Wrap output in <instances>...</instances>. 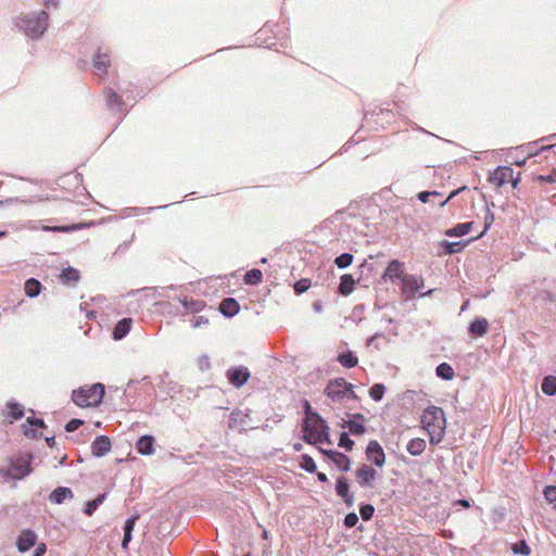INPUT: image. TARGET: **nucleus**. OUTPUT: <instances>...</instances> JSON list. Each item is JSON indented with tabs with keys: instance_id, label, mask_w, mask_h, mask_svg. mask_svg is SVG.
<instances>
[{
	"instance_id": "nucleus-38",
	"label": "nucleus",
	"mask_w": 556,
	"mask_h": 556,
	"mask_svg": "<svg viewBox=\"0 0 556 556\" xmlns=\"http://www.w3.org/2000/svg\"><path fill=\"white\" fill-rule=\"evenodd\" d=\"M42 290V285L37 278H28L24 283V291L26 296L34 299L37 298Z\"/></svg>"
},
{
	"instance_id": "nucleus-10",
	"label": "nucleus",
	"mask_w": 556,
	"mask_h": 556,
	"mask_svg": "<svg viewBox=\"0 0 556 556\" xmlns=\"http://www.w3.org/2000/svg\"><path fill=\"white\" fill-rule=\"evenodd\" d=\"M225 377L230 386L240 389L248 383L251 378V371L244 365H236L226 370Z\"/></svg>"
},
{
	"instance_id": "nucleus-23",
	"label": "nucleus",
	"mask_w": 556,
	"mask_h": 556,
	"mask_svg": "<svg viewBox=\"0 0 556 556\" xmlns=\"http://www.w3.org/2000/svg\"><path fill=\"white\" fill-rule=\"evenodd\" d=\"M104 93L108 109L114 113H122L125 106V102L122 97L112 88H105Z\"/></svg>"
},
{
	"instance_id": "nucleus-22",
	"label": "nucleus",
	"mask_w": 556,
	"mask_h": 556,
	"mask_svg": "<svg viewBox=\"0 0 556 556\" xmlns=\"http://www.w3.org/2000/svg\"><path fill=\"white\" fill-rule=\"evenodd\" d=\"M365 417L361 413L353 414L349 420H343L342 427L349 428V432L352 435H361L365 433L366 428L364 425Z\"/></svg>"
},
{
	"instance_id": "nucleus-56",
	"label": "nucleus",
	"mask_w": 556,
	"mask_h": 556,
	"mask_svg": "<svg viewBox=\"0 0 556 556\" xmlns=\"http://www.w3.org/2000/svg\"><path fill=\"white\" fill-rule=\"evenodd\" d=\"M417 395V392L414 390H407L401 396L402 406L405 409H410L414 407V399Z\"/></svg>"
},
{
	"instance_id": "nucleus-3",
	"label": "nucleus",
	"mask_w": 556,
	"mask_h": 556,
	"mask_svg": "<svg viewBox=\"0 0 556 556\" xmlns=\"http://www.w3.org/2000/svg\"><path fill=\"white\" fill-rule=\"evenodd\" d=\"M105 395V386L101 382L79 387L72 391V401L81 408L99 407Z\"/></svg>"
},
{
	"instance_id": "nucleus-5",
	"label": "nucleus",
	"mask_w": 556,
	"mask_h": 556,
	"mask_svg": "<svg viewBox=\"0 0 556 556\" xmlns=\"http://www.w3.org/2000/svg\"><path fill=\"white\" fill-rule=\"evenodd\" d=\"M324 394L333 403H343L345 400H359L354 392V386L342 377L329 379L324 389Z\"/></svg>"
},
{
	"instance_id": "nucleus-37",
	"label": "nucleus",
	"mask_w": 556,
	"mask_h": 556,
	"mask_svg": "<svg viewBox=\"0 0 556 556\" xmlns=\"http://www.w3.org/2000/svg\"><path fill=\"white\" fill-rule=\"evenodd\" d=\"M508 549L515 556H529L532 553V548L530 547L525 538H521L518 541L510 543Z\"/></svg>"
},
{
	"instance_id": "nucleus-12",
	"label": "nucleus",
	"mask_w": 556,
	"mask_h": 556,
	"mask_svg": "<svg viewBox=\"0 0 556 556\" xmlns=\"http://www.w3.org/2000/svg\"><path fill=\"white\" fill-rule=\"evenodd\" d=\"M476 238L470 237L459 241H448L446 239L438 242V254L440 256L454 255L462 253L471 242H475Z\"/></svg>"
},
{
	"instance_id": "nucleus-13",
	"label": "nucleus",
	"mask_w": 556,
	"mask_h": 556,
	"mask_svg": "<svg viewBox=\"0 0 556 556\" xmlns=\"http://www.w3.org/2000/svg\"><path fill=\"white\" fill-rule=\"evenodd\" d=\"M514 174V169L509 165H497L488 174V182L496 188H502L508 182L509 176Z\"/></svg>"
},
{
	"instance_id": "nucleus-53",
	"label": "nucleus",
	"mask_w": 556,
	"mask_h": 556,
	"mask_svg": "<svg viewBox=\"0 0 556 556\" xmlns=\"http://www.w3.org/2000/svg\"><path fill=\"white\" fill-rule=\"evenodd\" d=\"M533 179H534V181H536L540 185L555 184L556 182V167L552 168V170L546 175H543V174L535 175Z\"/></svg>"
},
{
	"instance_id": "nucleus-60",
	"label": "nucleus",
	"mask_w": 556,
	"mask_h": 556,
	"mask_svg": "<svg viewBox=\"0 0 556 556\" xmlns=\"http://www.w3.org/2000/svg\"><path fill=\"white\" fill-rule=\"evenodd\" d=\"M357 523H358V516L356 515V513L351 511V513H348V514L345 515L344 520H343V525H344L346 528H353V527H355Z\"/></svg>"
},
{
	"instance_id": "nucleus-39",
	"label": "nucleus",
	"mask_w": 556,
	"mask_h": 556,
	"mask_svg": "<svg viewBox=\"0 0 556 556\" xmlns=\"http://www.w3.org/2000/svg\"><path fill=\"white\" fill-rule=\"evenodd\" d=\"M7 417H10L12 420H20L25 415L24 406L14 400L7 402Z\"/></svg>"
},
{
	"instance_id": "nucleus-47",
	"label": "nucleus",
	"mask_w": 556,
	"mask_h": 556,
	"mask_svg": "<svg viewBox=\"0 0 556 556\" xmlns=\"http://www.w3.org/2000/svg\"><path fill=\"white\" fill-rule=\"evenodd\" d=\"M334 491L336 494L341 498L350 494L351 492L349 479L344 476H339L334 484Z\"/></svg>"
},
{
	"instance_id": "nucleus-45",
	"label": "nucleus",
	"mask_w": 556,
	"mask_h": 556,
	"mask_svg": "<svg viewBox=\"0 0 556 556\" xmlns=\"http://www.w3.org/2000/svg\"><path fill=\"white\" fill-rule=\"evenodd\" d=\"M542 392L547 396L556 395V376L547 375L543 378L541 384Z\"/></svg>"
},
{
	"instance_id": "nucleus-30",
	"label": "nucleus",
	"mask_w": 556,
	"mask_h": 556,
	"mask_svg": "<svg viewBox=\"0 0 556 556\" xmlns=\"http://www.w3.org/2000/svg\"><path fill=\"white\" fill-rule=\"evenodd\" d=\"M473 227V222L457 223L453 227L446 229L444 235L451 238H463L468 235Z\"/></svg>"
},
{
	"instance_id": "nucleus-59",
	"label": "nucleus",
	"mask_w": 556,
	"mask_h": 556,
	"mask_svg": "<svg viewBox=\"0 0 556 556\" xmlns=\"http://www.w3.org/2000/svg\"><path fill=\"white\" fill-rule=\"evenodd\" d=\"M369 395L375 402L382 401V382L375 383L369 389Z\"/></svg>"
},
{
	"instance_id": "nucleus-9",
	"label": "nucleus",
	"mask_w": 556,
	"mask_h": 556,
	"mask_svg": "<svg viewBox=\"0 0 556 556\" xmlns=\"http://www.w3.org/2000/svg\"><path fill=\"white\" fill-rule=\"evenodd\" d=\"M379 114H377L375 111L372 112H369V111H366L365 114H364V118H363V124L361 126V128L354 134V136L342 147V149L344 151H348L352 146L354 144H358L361 142H364V146H363V152H366L368 150V143L366 142V140L359 135L365 128H370V129H375V130H378L379 129V122L378 119L376 118V116H378Z\"/></svg>"
},
{
	"instance_id": "nucleus-28",
	"label": "nucleus",
	"mask_w": 556,
	"mask_h": 556,
	"mask_svg": "<svg viewBox=\"0 0 556 556\" xmlns=\"http://www.w3.org/2000/svg\"><path fill=\"white\" fill-rule=\"evenodd\" d=\"M366 455L369 460L379 468H382V446L378 441H370L366 447Z\"/></svg>"
},
{
	"instance_id": "nucleus-57",
	"label": "nucleus",
	"mask_w": 556,
	"mask_h": 556,
	"mask_svg": "<svg viewBox=\"0 0 556 556\" xmlns=\"http://www.w3.org/2000/svg\"><path fill=\"white\" fill-rule=\"evenodd\" d=\"M311 286H312L311 279L301 278L293 283V290L298 295H300V294L306 292Z\"/></svg>"
},
{
	"instance_id": "nucleus-4",
	"label": "nucleus",
	"mask_w": 556,
	"mask_h": 556,
	"mask_svg": "<svg viewBox=\"0 0 556 556\" xmlns=\"http://www.w3.org/2000/svg\"><path fill=\"white\" fill-rule=\"evenodd\" d=\"M10 466L0 468V476L8 479L21 480L27 477L33 468L34 456L29 453H20L10 457Z\"/></svg>"
},
{
	"instance_id": "nucleus-19",
	"label": "nucleus",
	"mask_w": 556,
	"mask_h": 556,
	"mask_svg": "<svg viewBox=\"0 0 556 556\" xmlns=\"http://www.w3.org/2000/svg\"><path fill=\"white\" fill-rule=\"evenodd\" d=\"M542 283L545 285L547 288L538 290L533 299L544 304L555 303L556 292L551 290V288H556V279L543 278Z\"/></svg>"
},
{
	"instance_id": "nucleus-62",
	"label": "nucleus",
	"mask_w": 556,
	"mask_h": 556,
	"mask_svg": "<svg viewBox=\"0 0 556 556\" xmlns=\"http://www.w3.org/2000/svg\"><path fill=\"white\" fill-rule=\"evenodd\" d=\"M84 424V420L78 418H72L65 424V431L67 432H74L76 431L81 425Z\"/></svg>"
},
{
	"instance_id": "nucleus-24",
	"label": "nucleus",
	"mask_w": 556,
	"mask_h": 556,
	"mask_svg": "<svg viewBox=\"0 0 556 556\" xmlns=\"http://www.w3.org/2000/svg\"><path fill=\"white\" fill-rule=\"evenodd\" d=\"M218 312L226 318H232L240 312V304L235 298H225L219 303Z\"/></svg>"
},
{
	"instance_id": "nucleus-41",
	"label": "nucleus",
	"mask_w": 556,
	"mask_h": 556,
	"mask_svg": "<svg viewBox=\"0 0 556 556\" xmlns=\"http://www.w3.org/2000/svg\"><path fill=\"white\" fill-rule=\"evenodd\" d=\"M406 450L412 456H419L426 450V441L422 438H413L407 442Z\"/></svg>"
},
{
	"instance_id": "nucleus-55",
	"label": "nucleus",
	"mask_w": 556,
	"mask_h": 556,
	"mask_svg": "<svg viewBox=\"0 0 556 556\" xmlns=\"http://www.w3.org/2000/svg\"><path fill=\"white\" fill-rule=\"evenodd\" d=\"M319 430V425L316 419L313 420H303L302 425V435L312 434L315 435Z\"/></svg>"
},
{
	"instance_id": "nucleus-11",
	"label": "nucleus",
	"mask_w": 556,
	"mask_h": 556,
	"mask_svg": "<svg viewBox=\"0 0 556 556\" xmlns=\"http://www.w3.org/2000/svg\"><path fill=\"white\" fill-rule=\"evenodd\" d=\"M178 301L180 305L176 306L175 309H168V313H173L175 315H180L182 312L187 314H197L202 312L206 306L205 301L195 300L182 294L178 296Z\"/></svg>"
},
{
	"instance_id": "nucleus-52",
	"label": "nucleus",
	"mask_w": 556,
	"mask_h": 556,
	"mask_svg": "<svg viewBox=\"0 0 556 556\" xmlns=\"http://www.w3.org/2000/svg\"><path fill=\"white\" fill-rule=\"evenodd\" d=\"M355 445L354 440L351 439L350 433L343 431L339 435L338 446L351 452Z\"/></svg>"
},
{
	"instance_id": "nucleus-7",
	"label": "nucleus",
	"mask_w": 556,
	"mask_h": 556,
	"mask_svg": "<svg viewBox=\"0 0 556 556\" xmlns=\"http://www.w3.org/2000/svg\"><path fill=\"white\" fill-rule=\"evenodd\" d=\"M393 286L399 288L402 299L409 302L416 299L417 292L425 287V282L422 276L407 273L394 281Z\"/></svg>"
},
{
	"instance_id": "nucleus-26",
	"label": "nucleus",
	"mask_w": 556,
	"mask_h": 556,
	"mask_svg": "<svg viewBox=\"0 0 556 556\" xmlns=\"http://www.w3.org/2000/svg\"><path fill=\"white\" fill-rule=\"evenodd\" d=\"M132 319L130 317H124L116 323L112 330V339L115 341L123 340L130 331Z\"/></svg>"
},
{
	"instance_id": "nucleus-34",
	"label": "nucleus",
	"mask_w": 556,
	"mask_h": 556,
	"mask_svg": "<svg viewBox=\"0 0 556 556\" xmlns=\"http://www.w3.org/2000/svg\"><path fill=\"white\" fill-rule=\"evenodd\" d=\"M108 494L109 492L99 493L94 498L87 501L83 508L84 514L91 517L106 500Z\"/></svg>"
},
{
	"instance_id": "nucleus-27",
	"label": "nucleus",
	"mask_w": 556,
	"mask_h": 556,
	"mask_svg": "<svg viewBox=\"0 0 556 556\" xmlns=\"http://www.w3.org/2000/svg\"><path fill=\"white\" fill-rule=\"evenodd\" d=\"M48 498L52 504L61 505L67 500H73L74 493L68 486H58L49 494Z\"/></svg>"
},
{
	"instance_id": "nucleus-49",
	"label": "nucleus",
	"mask_w": 556,
	"mask_h": 556,
	"mask_svg": "<svg viewBox=\"0 0 556 556\" xmlns=\"http://www.w3.org/2000/svg\"><path fill=\"white\" fill-rule=\"evenodd\" d=\"M545 501L552 505L553 509L556 510V485L547 484L542 490Z\"/></svg>"
},
{
	"instance_id": "nucleus-42",
	"label": "nucleus",
	"mask_w": 556,
	"mask_h": 556,
	"mask_svg": "<svg viewBox=\"0 0 556 556\" xmlns=\"http://www.w3.org/2000/svg\"><path fill=\"white\" fill-rule=\"evenodd\" d=\"M494 220H495V215L490 210V207H489V205L486 203L485 204V214H484L483 229L481 230L480 233H478L477 236H473V238H476V241L482 239L489 232V230L491 229Z\"/></svg>"
},
{
	"instance_id": "nucleus-40",
	"label": "nucleus",
	"mask_w": 556,
	"mask_h": 556,
	"mask_svg": "<svg viewBox=\"0 0 556 556\" xmlns=\"http://www.w3.org/2000/svg\"><path fill=\"white\" fill-rule=\"evenodd\" d=\"M435 375L443 381H451L455 377V370L451 364L442 362L437 365Z\"/></svg>"
},
{
	"instance_id": "nucleus-51",
	"label": "nucleus",
	"mask_w": 556,
	"mask_h": 556,
	"mask_svg": "<svg viewBox=\"0 0 556 556\" xmlns=\"http://www.w3.org/2000/svg\"><path fill=\"white\" fill-rule=\"evenodd\" d=\"M353 260H354L353 254H351L349 252H344V253L338 255L334 258L333 263L338 268L344 269L352 264Z\"/></svg>"
},
{
	"instance_id": "nucleus-15",
	"label": "nucleus",
	"mask_w": 556,
	"mask_h": 556,
	"mask_svg": "<svg viewBox=\"0 0 556 556\" xmlns=\"http://www.w3.org/2000/svg\"><path fill=\"white\" fill-rule=\"evenodd\" d=\"M37 540V533L33 529L26 528L18 533L15 545L20 553H26L36 545Z\"/></svg>"
},
{
	"instance_id": "nucleus-54",
	"label": "nucleus",
	"mask_w": 556,
	"mask_h": 556,
	"mask_svg": "<svg viewBox=\"0 0 556 556\" xmlns=\"http://www.w3.org/2000/svg\"><path fill=\"white\" fill-rule=\"evenodd\" d=\"M140 519V514L138 511L131 514L124 522L123 532L124 533H134L137 521Z\"/></svg>"
},
{
	"instance_id": "nucleus-43",
	"label": "nucleus",
	"mask_w": 556,
	"mask_h": 556,
	"mask_svg": "<svg viewBox=\"0 0 556 556\" xmlns=\"http://www.w3.org/2000/svg\"><path fill=\"white\" fill-rule=\"evenodd\" d=\"M263 281V273L258 268H252L243 275V282L247 286H258Z\"/></svg>"
},
{
	"instance_id": "nucleus-16",
	"label": "nucleus",
	"mask_w": 556,
	"mask_h": 556,
	"mask_svg": "<svg viewBox=\"0 0 556 556\" xmlns=\"http://www.w3.org/2000/svg\"><path fill=\"white\" fill-rule=\"evenodd\" d=\"M406 273L405 263L399 258L390 260L384 267V281L390 280L392 285Z\"/></svg>"
},
{
	"instance_id": "nucleus-8",
	"label": "nucleus",
	"mask_w": 556,
	"mask_h": 556,
	"mask_svg": "<svg viewBox=\"0 0 556 556\" xmlns=\"http://www.w3.org/2000/svg\"><path fill=\"white\" fill-rule=\"evenodd\" d=\"M378 258L379 254L377 256L369 255L359 265V277L357 280L364 282V287H369L374 282L379 283L380 279H382L381 263Z\"/></svg>"
},
{
	"instance_id": "nucleus-29",
	"label": "nucleus",
	"mask_w": 556,
	"mask_h": 556,
	"mask_svg": "<svg viewBox=\"0 0 556 556\" xmlns=\"http://www.w3.org/2000/svg\"><path fill=\"white\" fill-rule=\"evenodd\" d=\"M111 60L106 52H103L101 48L98 49L97 53L92 59V65L99 74H106L110 66Z\"/></svg>"
},
{
	"instance_id": "nucleus-36",
	"label": "nucleus",
	"mask_w": 556,
	"mask_h": 556,
	"mask_svg": "<svg viewBox=\"0 0 556 556\" xmlns=\"http://www.w3.org/2000/svg\"><path fill=\"white\" fill-rule=\"evenodd\" d=\"M336 361L346 369L354 368L358 364V358L356 354L351 350H346L342 353H339Z\"/></svg>"
},
{
	"instance_id": "nucleus-63",
	"label": "nucleus",
	"mask_w": 556,
	"mask_h": 556,
	"mask_svg": "<svg viewBox=\"0 0 556 556\" xmlns=\"http://www.w3.org/2000/svg\"><path fill=\"white\" fill-rule=\"evenodd\" d=\"M199 368L201 371H206L211 368V361L208 355L202 354L198 359Z\"/></svg>"
},
{
	"instance_id": "nucleus-18",
	"label": "nucleus",
	"mask_w": 556,
	"mask_h": 556,
	"mask_svg": "<svg viewBox=\"0 0 556 556\" xmlns=\"http://www.w3.org/2000/svg\"><path fill=\"white\" fill-rule=\"evenodd\" d=\"M45 428H47V425L42 418L29 416L26 418L25 424L22 425V432L25 437L37 440L41 438V433L37 429Z\"/></svg>"
},
{
	"instance_id": "nucleus-14",
	"label": "nucleus",
	"mask_w": 556,
	"mask_h": 556,
	"mask_svg": "<svg viewBox=\"0 0 556 556\" xmlns=\"http://www.w3.org/2000/svg\"><path fill=\"white\" fill-rule=\"evenodd\" d=\"M319 425L318 432L315 433V435L312 434H305L302 435L301 439L309 445H317V444H332V441L330 439V428L327 424V420H323Z\"/></svg>"
},
{
	"instance_id": "nucleus-48",
	"label": "nucleus",
	"mask_w": 556,
	"mask_h": 556,
	"mask_svg": "<svg viewBox=\"0 0 556 556\" xmlns=\"http://www.w3.org/2000/svg\"><path fill=\"white\" fill-rule=\"evenodd\" d=\"M300 468L308 473L317 472V466L314 458L308 454H301Z\"/></svg>"
},
{
	"instance_id": "nucleus-46",
	"label": "nucleus",
	"mask_w": 556,
	"mask_h": 556,
	"mask_svg": "<svg viewBox=\"0 0 556 556\" xmlns=\"http://www.w3.org/2000/svg\"><path fill=\"white\" fill-rule=\"evenodd\" d=\"M331 463H333L336 467L342 472H348L351 469V459L346 454L342 452L338 451Z\"/></svg>"
},
{
	"instance_id": "nucleus-17",
	"label": "nucleus",
	"mask_w": 556,
	"mask_h": 556,
	"mask_svg": "<svg viewBox=\"0 0 556 556\" xmlns=\"http://www.w3.org/2000/svg\"><path fill=\"white\" fill-rule=\"evenodd\" d=\"M490 329V324L486 318L476 316L467 326V333L471 339H479L484 337Z\"/></svg>"
},
{
	"instance_id": "nucleus-44",
	"label": "nucleus",
	"mask_w": 556,
	"mask_h": 556,
	"mask_svg": "<svg viewBox=\"0 0 556 556\" xmlns=\"http://www.w3.org/2000/svg\"><path fill=\"white\" fill-rule=\"evenodd\" d=\"M302 410L305 415V418L303 420H313L316 419L317 422H321L323 420H326L317 410H315L309 401L304 399L302 400Z\"/></svg>"
},
{
	"instance_id": "nucleus-35",
	"label": "nucleus",
	"mask_w": 556,
	"mask_h": 556,
	"mask_svg": "<svg viewBox=\"0 0 556 556\" xmlns=\"http://www.w3.org/2000/svg\"><path fill=\"white\" fill-rule=\"evenodd\" d=\"M555 138H556V132L552 134V135H549L547 137H543L540 140H538V141H533V142L529 143L528 146H520V148L521 149H525V148L531 149L532 146L536 144L540 141L553 140ZM555 148H556V143H552V144H547V146H542V147H540V148H538L535 150H529L528 151V156H538L541 153L554 150Z\"/></svg>"
},
{
	"instance_id": "nucleus-21",
	"label": "nucleus",
	"mask_w": 556,
	"mask_h": 556,
	"mask_svg": "<svg viewBox=\"0 0 556 556\" xmlns=\"http://www.w3.org/2000/svg\"><path fill=\"white\" fill-rule=\"evenodd\" d=\"M355 475L358 484L362 488H368L371 486L372 481L376 479L377 470L369 465L363 464L357 468Z\"/></svg>"
},
{
	"instance_id": "nucleus-58",
	"label": "nucleus",
	"mask_w": 556,
	"mask_h": 556,
	"mask_svg": "<svg viewBox=\"0 0 556 556\" xmlns=\"http://www.w3.org/2000/svg\"><path fill=\"white\" fill-rule=\"evenodd\" d=\"M375 513V507L369 503H361L359 504V515L364 521H368L372 518Z\"/></svg>"
},
{
	"instance_id": "nucleus-25",
	"label": "nucleus",
	"mask_w": 556,
	"mask_h": 556,
	"mask_svg": "<svg viewBox=\"0 0 556 556\" xmlns=\"http://www.w3.org/2000/svg\"><path fill=\"white\" fill-rule=\"evenodd\" d=\"M155 439L151 434H142L136 442V451L144 456L152 455L155 451Z\"/></svg>"
},
{
	"instance_id": "nucleus-1",
	"label": "nucleus",
	"mask_w": 556,
	"mask_h": 556,
	"mask_svg": "<svg viewBox=\"0 0 556 556\" xmlns=\"http://www.w3.org/2000/svg\"><path fill=\"white\" fill-rule=\"evenodd\" d=\"M421 425L429 437L431 445L439 444L446 430V417L442 407L435 405H428L420 417Z\"/></svg>"
},
{
	"instance_id": "nucleus-31",
	"label": "nucleus",
	"mask_w": 556,
	"mask_h": 556,
	"mask_svg": "<svg viewBox=\"0 0 556 556\" xmlns=\"http://www.w3.org/2000/svg\"><path fill=\"white\" fill-rule=\"evenodd\" d=\"M356 280L351 274H344L340 277L338 294L349 296L355 289Z\"/></svg>"
},
{
	"instance_id": "nucleus-64",
	"label": "nucleus",
	"mask_w": 556,
	"mask_h": 556,
	"mask_svg": "<svg viewBox=\"0 0 556 556\" xmlns=\"http://www.w3.org/2000/svg\"><path fill=\"white\" fill-rule=\"evenodd\" d=\"M190 323L192 328H200L202 326L208 325V318L205 316H194Z\"/></svg>"
},
{
	"instance_id": "nucleus-2",
	"label": "nucleus",
	"mask_w": 556,
	"mask_h": 556,
	"mask_svg": "<svg viewBox=\"0 0 556 556\" xmlns=\"http://www.w3.org/2000/svg\"><path fill=\"white\" fill-rule=\"evenodd\" d=\"M14 25L18 30L25 33L30 39H40L49 25V14L46 11L18 16L14 20Z\"/></svg>"
},
{
	"instance_id": "nucleus-20",
	"label": "nucleus",
	"mask_w": 556,
	"mask_h": 556,
	"mask_svg": "<svg viewBox=\"0 0 556 556\" xmlns=\"http://www.w3.org/2000/svg\"><path fill=\"white\" fill-rule=\"evenodd\" d=\"M90 448L92 456L97 458L103 457L111 451L112 441L105 434L97 435L92 441Z\"/></svg>"
},
{
	"instance_id": "nucleus-32",
	"label": "nucleus",
	"mask_w": 556,
	"mask_h": 556,
	"mask_svg": "<svg viewBox=\"0 0 556 556\" xmlns=\"http://www.w3.org/2000/svg\"><path fill=\"white\" fill-rule=\"evenodd\" d=\"M88 225L85 223H76L71 225H62V226H49V225H42L41 230L48 231V232H63V233H71L80 229L86 228Z\"/></svg>"
},
{
	"instance_id": "nucleus-6",
	"label": "nucleus",
	"mask_w": 556,
	"mask_h": 556,
	"mask_svg": "<svg viewBox=\"0 0 556 556\" xmlns=\"http://www.w3.org/2000/svg\"><path fill=\"white\" fill-rule=\"evenodd\" d=\"M381 200L382 194L377 192L361 201L363 217L367 228L372 227L375 230H378V227L382 224V207L379 203Z\"/></svg>"
},
{
	"instance_id": "nucleus-33",
	"label": "nucleus",
	"mask_w": 556,
	"mask_h": 556,
	"mask_svg": "<svg viewBox=\"0 0 556 556\" xmlns=\"http://www.w3.org/2000/svg\"><path fill=\"white\" fill-rule=\"evenodd\" d=\"M59 278L63 285H75L80 280V271L75 267L67 266L61 270Z\"/></svg>"
},
{
	"instance_id": "nucleus-61",
	"label": "nucleus",
	"mask_w": 556,
	"mask_h": 556,
	"mask_svg": "<svg viewBox=\"0 0 556 556\" xmlns=\"http://www.w3.org/2000/svg\"><path fill=\"white\" fill-rule=\"evenodd\" d=\"M241 421H242V413L239 409L233 410L229 415L228 427L229 428H236L238 426V424L241 422Z\"/></svg>"
},
{
	"instance_id": "nucleus-50",
	"label": "nucleus",
	"mask_w": 556,
	"mask_h": 556,
	"mask_svg": "<svg viewBox=\"0 0 556 556\" xmlns=\"http://www.w3.org/2000/svg\"><path fill=\"white\" fill-rule=\"evenodd\" d=\"M401 204L393 205L392 203H384V214H388V222L397 223L402 214H399Z\"/></svg>"
}]
</instances>
